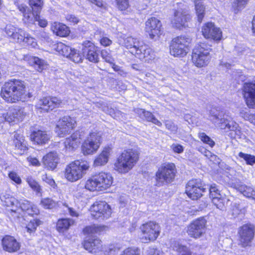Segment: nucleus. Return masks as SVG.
<instances>
[{
  "label": "nucleus",
  "mask_w": 255,
  "mask_h": 255,
  "mask_svg": "<svg viewBox=\"0 0 255 255\" xmlns=\"http://www.w3.org/2000/svg\"><path fill=\"white\" fill-rule=\"evenodd\" d=\"M0 96L5 102L9 103L25 101L27 96L24 82L13 79L5 82L1 88Z\"/></svg>",
  "instance_id": "f257e3e1"
},
{
  "label": "nucleus",
  "mask_w": 255,
  "mask_h": 255,
  "mask_svg": "<svg viewBox=\"0 0 255 255\" xmlns=\"http://www.w3.org/2000/svg\"><path fill=\"white\" fill-rule=\"evenodd\" d=\"M138 159L137 152L132 149L124 151L115 162V169L121 173H126L134 166Z\"/></svg>",
  "instance_id": "f03ea898"
},
{
  "label": "nucleus",
  "mask_w": 255,
  "mask_h": 255,
  "mask_svg": "<svg viewBox=\"0 0 255 255\" xmlns=\"http://www.w3.org/2000/svg\"><path fill=\"white\" fill-rule=\"evenodd\" d=\"M209 117L210 120L217 124L221 129L236 130L239 128L238 125L220 108H213L210 111Z\"/></svg>",
  "instance_id": "7ed1b4c3"
},
{
  "label": "nucleus",
  "mask_w": 255,
  "mask_h": 255,
  "mask_svg": "<svg viewBox=\"0 0 255 255\" xmlns=\"http://www.w3.org/2000/svg\"><path fill=\"white\" fill-rule=\"evenodd\" d=\"M211 46L205 43H200L193 49L192 62L198 68L205 67L209 63L211 55Z\"/></svg>",
  "instance_id": "20e7f679"
},
{
  "label": "nucleus",
  "mask_w": 255,
  "mask_h": 255,
  "mask_svg": "<svg viewBox=\"0 0 255 255\" xmlns=\"http://www.w3.org/2000/svg\"><path fill=\"white\" fill-rule=\"evenodd\" d=\"M89 163L85 160H75L68 164L65 170V177L70 182L81 179L89 168Z\"/></svg>",
  "instance_id": "39448f33"
},
{
  "label": "nucleus",
  "mask_w": 255,
  "mask_h": 255,
  "mask_svg": "<svg viewBox=\"0 0 255 255\" xmlns=\"http://www.w3.org/2000/svg\"><path fill=\"white\" fill-rule=\"evenodd\" d=\"M176 173L175 165L173 163L162 164L155 174L156 185L160 186L172 182L175 178Z\"/></svg>",
  "instance_id": "423d86ee"
},
{
  "label": "nucleus",
  "mask_w": 255,
  "mask_h": 255,
  "mask_svg": "<svg viewBox=\"0 0 255 255\" xmlns=\"http://www.w3.org/2000/svg\"><path fill=\"white\" fill-rule=\"evenodd\" d=\"M191 39L186 36H178L172 40L170 53L175 57H184L188 52Z\"/></svg>",
  "instance_id": "0eeeda50"
},
{
  "label": "nucleus",
  "mask_w": 255,
  "mask_h": 255,
  "mask_svg": "<svg viewBox=\"0 0 255 255\" xmlns=\"http://www.w3.org/2000/svg\"><path fill=\"white\" fill-rule=\"evenodd\" d=\"M207 221L203 217L193 220L187 227L186 233L192 238L197 239L203 237L206 232Z\"/></svg>",
  "instance_id": "6e6552de"
},
{
  "label": "nucleus",
  "mask_w": 255,
  "mask_h": 255,
  "mask_svg": "<svg viewBox=\"0 0 255 255\" xmlns=\"http://www.w3.org/2000/svg\"><path fill=\"white\" fill-rule=\"evenodd\" d=\"M101 141V133L94 131L89 134L82 145V151L84 155L92 154L99 148Z\"/></svg>",
  "instance_id": "1a4fd4ad"
},
{
  "label": "nucleus",
  "mask_w": 255,
  "mask_h": 255,
  "mask_svg": "<svg viewBox=\"0 0 255 255\" xmlns=\"http://www.w3.org/2000/svg\"><path fill=\"white\" fill-rule=\"evenodd\" d=\"M20 11L23 13V20L25 22L33 23L37 21L38 24L42 27H45L47 25V21L45 19H41L39 16L40 13L34 14L32 13L31 9L27 8V6L24 4H20L18 1L15 2Z\"/></svg>",
  "instance_id": "9d476101"
},
{
  "label": "nucleus",
  "mask_w": 255,
  "mask_h": 255,
  "mask_svg": "<svg viewBox=\"0 0 255 255\" xmlns=\"http://www.w3.org/2000/svg\"><path fill=\"white\" fill-rule=\"evenodd\" d=\"M91 214L96 219H108L112 214V210L107 203L99 201L95 202L91 206Z\"/></svg>",
  "instance_id": "9b49d317"
},
{
  "label": "nucleus",
  "mask_w": 255,
  "mask_h": 255,
  "mask_svg": "<svg viewBox=\"0 0 255 255\" xmlns=\"http://www.w3.org/2000/svg\"><path fill=\"white\" fill-rule=\"evenodd\" d=\"M75 124L74 119L69 116L64 117L58 121L55 131L59 137H64L71 133Z\"/></svg>",
  "instance_id": "f8f14e48"
},
{
  "label": "nucleus",
  "mask_w": 255,
  "mask_h": 255,
  "mask_svg": "<svg viewBox=\"0 0 255 255\" xmlns=\"http://www.w3.org/2000/svg\"><path fill=\"white\" fill-rule=\"evenodd\" d=\"M238 234L239 244L243 247L250 246L254 237V227L251 224H245L240 228Z\"/></svg>",
  "instance_id": "ddd939ff"
},
{
  "label": "nucleus",
  "mask_w": 255,
  "mask_h": 255,
  "mask_svg": "<svg viewBox=\"0 0 255 255\" xmlns=\"http://www.w3.org/2000/svg\"><path fill=\"white\" fill-rule=\"evenodd\" d=\"M206 189L203 187L202 182L198 179L190 180L186 187V193L192 200H197L202 196V193Z\"/></svg>",
  "instance_id": "4468645a"
},
{
  "label": "nucleus",
  "mask_w": 255,
  "mask_h": 255,
  "mask_svg": "<svg viewBox=\"0 0 255 255\" xmlns=\"http://www.w3.org/2000/svg\"><path fill=\"white\" fill-rule=\"evenodd\" d=\"M140 229L146 240H155L160 233L159 226L154 222H149L142 225Z\"/></svg>",
  "instance_id": "2eb2a0df"
},
{
  "label": "nucleus",
  "mask_w": 255,
  "mask_h": 255,
  "mask_svg": "<svg viewBox=\"0 0 255 255\" xmlns=\"http://www.w3.org/2000/svg\"><path fill=\"white\" fill-rule=\"evenodd\" d=\"M82 45L83 56L90 62L98 63L99 61V54L95 45L91 41L86 40Z\"/></svg>",
  "instance_id": "dca6fc26"
},
{
  "label": "nucleus",
  "mask_w": 255,
  "mask_h": 255,
  "mask_svg": "<svg viewBox=\"0 0 255 255\" xmlns=\"http://www.w3.org/2000/svg\"><path fill=\"white\" fill-rule=\"evenodd\" d=\"M161 23L155 17L149 18L145 22V31L150 38L158 37L161 34Z\"/></svg>",
  "instance_id": "f3484780"
},
{
  "label": "nucleus",
  "mask_w": 255,
  "mask_h": 255,
  "mask_svg": "<svg viewBox=\"0 0 255 255\" xmlns=\"http://www.w3.org/2000/svg\"><path fill=\"white\" fill-rule=\"evenodd\" d=\"M25 116L24 109L17 107L13 108L9 110L6 114H3L1 117H0V122L5 121L9 123H16L20 121H22Z\"/></svg>",
  "instance_id": "a211bd4d"
},
{
  "label": "nucleus",
  "mask_w": 255,
  "mask_h": 255,
  "mask_svg": "<svg viewBox=\"0 0 255 255\" xmlns=\"http://www.w3.org/2000/svg\"><path fill=\"white\" fill-rule=\"evenodd\" d=\"M190 19V16L188 11L185 9L179 8L175 10L173 17L171 19V23L173 26L180 28L185 26L186 22Z\"/></svg>",
  "instance_id": "6ab92c4d"
},
{
  "label": "nucleus",
  "mask_w": 255,
  "mask_h": 255,
  "mask_svg": "<svg viewBox=\"0 0 255 255\" xmlns=\"http://www.w3.org/2000/svg\"><path fill=\"white\" fill-rule=\"evenodd\" d=\"M202 32L203 36L207 39L214 40H220L222 37V32L219 28L215 26L212 22H208L204 24Z\"/></svg>",
  "instance_id": "aec40b11"
},
{
  "label": "nucleus",
  "mask_w": 255,
  "mask_h": 255,
  "mask_svg": "<svg viewBox=\"0 0 255 255\" xmlns=\"http://www.w3.org/2000/svg\"><path fill=\"white\" fill-rule=\"evenodd\" d=\"M244 96L250 108H255V83H246L244 85Z\"/></svg>",
  "instance_id": "412c9836"
},
{
  "label": "nucleus",
  "mask_w": 255,
  "mask_h": 255,
  "mask_svg": "<svg viewBox=\"0 0 255 255\" xmlns=\"http://www.w3.org/2000/svg\"><path fill=\"white\" fill-rule=\"evenodd\" d=\"M61 103V101L57 97H46L40 99L36 106L38 108L48 112L59 107Z\"/></svg>",
  "instance_id": "4be33fe9"
},
{
  "label": "nucleus",
  "mask_w": 255,
  "mask_h": 255,
  "mask_svg": "<svg viewBox=\"0 0 255 255\" xmlns=\"http://www.w3.org/2000/svg\"><path fill=\"white\" fill-rule=\"evenodd\" d=\"M3 249L7 252L12 253L17 252L20 248V244L12 236H5L1 241Z\"/></svg>",
  "instance_id": "5701e85b"
},
{
  "label": "nucleus",
  "mask_w": 255,
  "mask_h": 255,
  "mask_svg": "<svg viewBox=\"0 0 255 255\" xmlns=\"http://www.w3.org/2000/svg\"><path fill=\"white\" fill-rule=\"evenodd\" d=\"M95 175L99 184V190L103 191L109 188L113 183V178L110 173L101 172Z\"/></svg>",
  "instance_id": "b1692460"
},
{
  "label": "nucleus",
  "mask_w": 255,
  "mask_h": 255,
  "mask_svg": "<svg viewBox=\"0 0 255 255\" xmlns=\"http://www.w3.org/2000/svg\"><path fill=\"white\" fill-rule=\"evenodd\" d=\"M59 160L57 152L51 151L43 157L42 163L44 168L48 170H53L57 167Z\"/></svg>",
  "instance_id": "393cba45"
},
{
  "label": "nucleus",
  "mask_w": 255,
  "mask_h": 255,
  "mask_svg": "<svg viewBox=\"0 0 255 255\" xmlns=\"http://www.w3.org/2000/svg\"><path fill=\"white\" fill-rule=\"evenodd\" d=\"M5 32L8 37L14 42L18 43L21 41V38L24 36V30L14 25L8 24L5 28Z\"/></svg>",
  "instance_id": "a878e982"
},
{
  "label": "nucleus",
  "mask_w": 255,
  "mask_h": 255,
  "mask_svg": "<svg viewBox=\"0 0 255 255\" xmlns=\"http://www.w3.org/2000/svg\"><path fill=\"white\" fill-rule=\"evenodd\" d=\"M51 135L45 130H38L32 132L30 135L31 139L37 144H45L51 138Z\"/></svg>",
  "instance_id": "bb28decb"
},
{
  "label": "nucleus",
  "mask_w": 255,
  "mask_h": 255,
  "mask_svg": "<svg viewBox=\"0 0 255 255\" xmlns=\"http://www.w3.org/2000/svg\"><path fill=\"white\" fill-rule=\"evenodd\" d=\"M83 247L85 250L92 253L96 254L102 250L101 241L99 239H89L84 241Z\"/></svg>",
  "instance_id": "cd10ccee"
},
{
  "label": "nucleus",
  "mask_w": 255,
  "mask_h": 255,
  "mask_svg": "<svg viewBox=\"0 0 255 255\" xmlns=\"http://www.w3.org/2000/svg\"><path fill=\"white\" fill-rule=\"evenodd\" d=\"M24 59L28 61V63L38 72H41L47 68L45 61L38 57L27 55L24 57Z\"/></svg>",
  "instance_id": "c85d7f7f"
},
{
  "label": "nucleus",
  "mask_w": 255,
  "mask_h": 255,
  "mask_svg": "<svg viewBox=\"0 0 255 255\" xmlns=\"http://www.w3.org/2000/svg\"><path fill=\"white\" fill-rule=\"evenodd\" d=\"M112 151V148L106 146L102 152L96 157L94 162L95 166H103L106 164L109 160V157Z\"/></svg>",
  "instance_id": "c756f323"
},
{
  "label": "nucleus",
  "mask_w": 255,
  "mask_h": 255,
  "mask_svg": "<svg viewBox=\"0 0 255 255\" xmlns=\"http://www.w3.org/2000/svg\"><path fill=\"white\" fill-rule=\"evenodd\" d=\"M135 112L141 119L147 122H152L159 127L162 126V123L151 113L142 109H137L135 110Z\"/></svg>",
  "instance_id": "7c9ffc66"
},
{
  "label": "nucleus",
  "mask_w": 255,
  "mask_h": 255,
  "mask_svg": "<svg viewBox=\"0 0 255 255\" xmlns=\"http://www.w3.org/2000/svg\"><path fill=\"white\" fill-rule=\"evenodd\" d=\"M19 204L21 210L29 215H37L39 211L37 207L26 200H20Z\"/></svg>",
  "instance_id": "2f4dec72"
},
{
  "label": "nucleus",
  "mask_w": 255,
  "mask_h": 255,
  "mask_svg": "<svg viewBox=\"0 0 255 255\" xmlns=\"http://www.w3.org/2000/svg\"><path fill=\"white\" fill-rule=\"evenodd\" d=\"M140 50L144 51V54H141V51H138V58L141 61L149 62L150 61L154 59L155 54L152 50L148 47L147 45L141 46Z\"/></svg>",
  "instance_id": "473e14b6"
},
{
  "label": "nucleus",
  "mask_w": 255,
  "mask_h": 255,
  "mask_svg": "<svg viewBox=\"0 0 255 255\" xmlns=\"http://www.w3.org/2000/svg\"><path fill=\"white\" fill-rule=\"evenodd\" d=\"M51 29L54 33L60 37H66L70 32L69 28L66 25L56 22L52 24Z\"/></svg>",
  "instance_id": "72a5a7b5"
},
{
  "label": "nucleus",
  "mask_w": 255,
  "mask_h": 255,
  "mask_svg": "<svg viewBox=\"0 0 255 255\" xmlns=\"http://www.w3.org/2000/svg\"><path fill=\"white\" fill-rule=\"evenodd\" d=\"M141 44H142V41L132 36H128L124 39L123 45L127 48L130 49L131 53H132Z\"/></svg>",
  "instance_id": "f704fd0d"
},
{
  "label": "nucleus",
  "mask_w": 255,
  "mask_h": 255,
  "mask_svg": "<svg viewBox=\"0 0 255 255\" xmlns=\"http://www.w3.org/2000/svg\"><path fill=\"white\" fill-rule=\"evenodd\" d=\"M80 135L78 133L75 132L71 135L68 138H67L65 141V146L67 149H74L78 147L80 142Z\"/></svg>",
  "instance_id": "c9c22d12"
},
{
  "label": "nucleus",
  "mask_w": 255,
  "mask_h": 255,
  "mask_svg": "<svg viewBox=\"0 0 255 255\" xmlns=\"http://www.w3.org/2000/svg\"><path fill=\"white\" fill-rule=\"evenodd\" d=\"M195 3V10L198 17V20L201 22L204 16L205 6L202 0H192Z\"/></svg>",
  "instance_id": "e433bc0d"
},
{
  "label": "nucleus",
  "mask_w": 255,
  "mask_h": 255,
  "mask_svg": "<svg viewBox=\"0 0 255 255\" xmlns=\"http://www.w3.org/2000/svg\"><path fill=\"white\" fill-rule=\"evenodd\" d=\"M13 143L17 149L24 150L26 148V142L23 135L17 132H15L13 135Z\"/></svg>",
  "instance_id": "4c0bfd02"
},
{
  "label": "nucleus",
  "mask_w": 255,
  "mask_h": 255,
  "mask_svg": "<svg viewBox=\"0 0 255 255\" xmlns=\"http://www.w3.org/2000/svg\"><path fill=\"white\" fill-rule=\"evenodd\" d=\"M73 223L74 221L72 219H60L57 223V229L59 232H63L64 231L67 230Z\"/></svg>",
  "instance_id": "58836bf2"
},
{
  "label": "nucleus",
  "mask_w": 255,
  "mask_h": 255,
  "mask_svg": "<svg viewBox=\"0 0 255 255\" xmlns=\"http://www.w3.org/2000/svg\"><path fill=\"white\" fill-rule=\"evenodd\" d=\"M24 36L21 38V41L18 43L24 46H29L32 48H35L37 45L35 39L24 31Z\"/></svg>",
  "instance_id": "ea45409f"
},
{
  "label": "nucleus",
  "mask_w": 255,
  "mask_h": 255,
  "mask_svg": "<svg viewBox=\"0 0 255 255\" xmlns=\"http://www.w3.org/2000/svg\"><path fill=\"white\" fill-rule=\"evenodd\" d=\"M54 49L60 54H61L66 57H68V56H69L72 50L71 47L66 45L62 42L58 43L55 45Z\"/></svg>",
  "instance_id": "a19ab883"
},
{
  "label": "nucleus",
  "mask_w": 255,
  "mask_h": 255,
  "mask_svg": "<svg viewBox=\"0 0 255 255\" xmlns=\"http://www.w3.org/2000/svg\"><path fill=\"white\" fill-rule=\"evenodd\" d=\"M85 188L90 191L99 190V184L95 174L86 181Z\"/></svg>",
  "instance_id": "79ce46f5"
},
{
  "label": "nucleus",
  "mask_w": 255,
  "mask_h": 255,
  "mask_svg": "<svg viewBox=\"0 0 255 255\" xmlns=\"http://www.w3.org/2000/svg\"><path fill=\"white\" fill-rule=\"evenodd\" d=\"M29 5L30 8L28 7L31 9L32 13L34 14L40 13L43 6L42 0H29Z\"/></svg>",
  "instance_id": "37998d69"
},
{
  "label": "nucleus",
  "mask_w": 255,
  "mask_h": 255,
  "mask_svg": "<svg viewBox=\"0 0 255 255\" xmlns=\"http://www.w3.org/2000/svg\"><path fill=\"white\" fill-rule=\"evenodd\" d=\"M213 204L219 209L224 210L230 200L221 196V197L214 198L212 200Z\"/></svg>",
  "instance_id": "c03bdc74"
},
{
  "label": "nucleus",
  "mask_w": 255,
  "mask_h": 255,
  "mask_svg": "<svg viewBox=\"0 0 255 255\" xmlns=\"http://www.w3.org/2000/svg\"><path fill=\"white\" fill-rule=\"evenodd\" d=\"M59 202L55 201L50 198H44L41 201L42 206L45 209H52L60 205Z\"/></svg>",
  "instance_id": "a18cd8bd"
},
{
  "label": "nucleus",
  "mask_w": 255,
  "mask_h": 255,
  "mask_svg": "<svg viewBox=\"0 0 255 255\" xmlns=\"http://www.w3.org/2000/svg\"><path fill=\"white\" fill-rule=\"evenodd\" d=\"M41 223L42 222L40 220L34 219L31 220L24 229L27 233L31 234L35 232L37 227L41 225Z\"/></svg>",
  "instance_id": "49530a36"
},
{
  "label": "nucleus",
  "mask_w": 255,
  "mask_h": 255,
  "mask_svg": "<svg viewBox=\"0 0 255 255\" xmlns=\"http://www.w3.org/2000/svg\"><path fill=\"white\" fill-rule=\"evenodd\" d=\"M26 181L29 186L34 191L36 192L37 194L41 193L42 190L41 186L31 176H28L26 179Z\"/></svg>",
  "instance_id": "de8ad7c7"
},
{
  "label": "nucleus",
  "mask_w": 255,
  "mask_h": 255,
  "mask_svg": "<svg viewBox=\"0 0 255 255\" xmlns=\"http://www.w3.org/2000/svg\"><path fill=\"white\" fill-rule=\"evenodd\" d=\"M239 190L245 196L255 199V190L252 187L242 185L239 187Z\"/></svg>",
  "instance_id": "09e8293b"
},
{
  "label": "nucleus",
  "mask_w": 255,
  "mask_h": 255,
  "mask_svg": "<svg viewBox=\"0 0 255 255\" xmlns=\"http://www.w3.org/2000/svg\"><path fill=\"white\" fill-rule=\"evenodd\" d=\"M104 227L101 226H96L95 225L87 226L83 230V232L85 234H93L100 233L103 231Z\"/></svg>",
  "instance_id": "8fccbe9b"
},
{
  "label": "nucleus",
  "mask_w": 255,
  "mask_h": 255,
  "mask_svg": "<svg viewBox=\"0 0 255 255\" xmlns=\"http://www.w3.org/2000/svg\"><path fill=\"white\" fill-rule=\"evenodd\" d=\"M83 57V54H81L79 51H77L74 49L72 50L70 54L68 57V58L75 63H79L82 62Z\"/></svg>",
  "instance_id": "3c124183"
},
{
  "label": "nucleus",
  "mask_w": 255,
  "mask_h": 255,
  "mask_svg": "<svg viewBox=\"0 0 255 255\" xmlns=\"http://www.w3.org/2000/svg\"><path fill=\"white\" fill-rule=\"evenodd\" d=\"M239 156L243 158L247 164L253 165L255 163V156L254 155L240 152L239 153Z\"/></svg>",
  "instance_id": "603ef678"
},
{
  "label": "nucleus",
  "mask_w": 255,
  "mask_h": 255,
  "mask_svg": "<svg viewBox=\"0 0 255 255\" xmlns=\"http://www.w3.org/2000/svg\"><path fill=\"white\" fill-rule=\"evenodd\" d=\"M199 138L204 143L209 144L211 147H213L215 145V142L204 132H200L198 134Z\"/></svg>",
  "instance_id": "864d4df0"
},
{
  "label": "nucleus",
  "mask_w": 255,
  "mask_h": 255,
  "mask_svg": "<svg viewBox=\"0 0 255 255\" xmlns=\"http://www.w3.org/2000/svg\"><path fill=\"white\" fill-rule=\"evenodd\" d=\"M249 0H235L233 4V6L235 8V12L237 13L239 10L243 9Z\"/></svg>",
  "instance_id": "5fc2aeb1"
},
{
  "label": "nucleus",
  "mask_w": 255,
  "mask_h": 255,
  "mask_svg": "<svg viewBox=\"0 0 255 255\" xmlns=\"http://www.w3.org/2000/svg\"><path fill=\"white\" fill-rule=\"evenodd\" d=\"M140 249L136 247H131L125 250L121 255H140Z\"/></svg>",
  "instance_id": "6e6d98bb"
},
{
  "label": "nucleus",
  "mask_w": 255,
  "mask_h": 255,
  "mask_svg": "<svg viewBox=\"0 0 255 255\" xmlns=\"http://www.w3.org/2000/svg\"><path fill=\"white\" fill-rule=\"evenodd\" d=\"M101 56L102 58L107 63L110 64H113L115 61L114 58L112 56L111 54L106 50H102L101 51Z\"/></svg>",
  "instance_id": "4d7b16f0"
},
{
  "label": "nucleus",
  "mask_w": 255,
  "mask_h": 255,
  "mask_svg": "<svg viewBox=\"0 0 255 255\" xmlns=\"http://www.w3.org/2000/svg\"><path fill=\"white\" fill-rule=\"evenodd\" d=\"M210 197L212 199V200L214 198L221 197L222 195L220 193L219 189L217 188L215 185H211L210 189Z\"/></svg>",
  "instance_id": "13d9d810"
},
{
  "label": "nucleus",
  "mask_w": 255,
  "mask_h": 255,
  "mask_svg": "<svg viewBox=\"0 0 255 255\" xmlns=\"http://www.w3.org/2000/svg\"><path fill=\"white\" fill-rule=\"evenodd\" d=\"M166 128L173 133H176L178 129V127L174 123L169 120H166L164 122Z\"/></svg>",
  "instance_id": "bf43d9fd"
},
{
  "label": "nucleus",
  "mask_w": 255,
  "mask_h": 255,
  "mask_svg": "<svg viewBox=\"0 0 255 255\" xmlns=\"http://www.w3.org/2000/svg\"><path fill=\"white\" fill-rule=\"evenodd\" d=\"M118 8L121 10L126 9L128 6V0H116Z\"/></svg>",
  "instance_id": "052dcab7"
},
{
  "label": "nucleus",
  "mask_w": 255,
  "mask_h": 255,
  "mask_svg": "<svg viewBox=\"0 0 255 255\" xmlns=\"http://www.w3.org/2000/svg\"><path fill=\"white\" fill-rule=\"evenodd\" d=\"M177 252L179 255H191L190 251L184 246H179L177 249Z\"/></svg>",
  "instance_id": "680f3d73"
},
{
  "label": "nucleus",
  "mask_w": 255,
  "mask_h": 255,
  "mask_svg": "<svg viewBox=\"0 0 255 255\" xmlns=\"http://www.w3.org/2000/svg\"><path fill=\"white\" fill-rule=\"evenodd\" d=\"M9 178L17 184H20L21 180L19 176L15 172H10L8 174Z\"/></svg>",
  "instance_id": "e2e57ef3"
},
{
  "label": "nucleus",
  "mask_w": 255,
  "mask_h": 255,
  "mask_svg": "<svg viewBox=\"0 0 255 255\" xmlns=\"http://www.w3.org/2000/svg\"><path fill=\"white\" fill-rule=\"evenodd\" d=\"M171 148L174 152L177 153H181L183 152L184 150V147L183 146L177 143L173 144L171 145Z\"/></svg>",
  "instance_id": "0e129e2a"
},
{
  "label": "nucleus",
  "mask_w": 255,
  "mask_h": 255,
  "mask_svg": "<svg viewBox=\"0 0 255 255\" xmlns=\"http://www.w3.org/2000/svg\"><path fill=\"white\" fill-rule=\"evenodd\" d=\"M42 179L51 186L54 187L55 186V183L54 180L50 176H48L47 174L43 175L42 176Z\"/></svg>",
  "instance_id": "69168bd1"
},
{
  "label": "nucleus",
  "mask_w": 255,
  "mask_h": 255,
  "mask_svg": "<svg viewBox=\"0 0 255 255\" xmlns=\"http://www.w3.org/2000/svg\"><path fill=\"white\" fill-rule=\"evenodd\" d=\"M232 211H233V215L235 216L239 215L241 211V207L240 204L237 203H234L232 206Z\"/></svg>",
  "instance_id": "338daca9"
},
{
  "label": "nucleus",
  "mask_w": 255,
  "mask_h": 255,
  "mask_svg": "<svg viewBox=\"0 0 255 255\" xmlns=\"http://www.w3.org/2000/svg\"><path fill=\"white\" fill-rule=\"evenodd\" d=\"M244 118L249 121L251 123L255 124V115L246 112L244 113Z\"/></svg>",
  "instance_id": "774afa93"
}]
</instances>
